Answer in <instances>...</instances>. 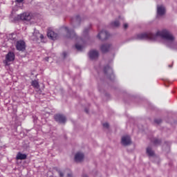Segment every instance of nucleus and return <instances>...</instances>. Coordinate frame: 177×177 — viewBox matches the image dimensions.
I'll return each instance as SVG.
<instances>
[{
	"label": "nucleus",
	"instance_id": "nucleus-7",
	"mask_svg": "<svg viewBox=\"0 0 177 177\" xmlns=\"http://www.w3.org/2000/svg\"><path fill=\"white\" fill-rule=\"evenodd\" d=\"M109 37H110V34L106 30H102L97 35V38L101 41H106L109 39Z\"/></svg>",
	"mask_w": 177,
	"mask_h": 177
},
{
	"label": "nucleus",
	"instance_id": "nucleus-9",
	"mask_svg": "<svg viewBox=\"0 0 177 177\" xmlns=\"http://www.w3.org/2000/svg\"><path fill=\"white\" fill-rule=\"evenodd\" d=\"M54 118L57 122L59 124H65L66 123V116L62 115L60 113H57L55 115Z\"/></svg>",
	"mask_w": 177,
	"mask_h": 177
},
{
	"label": "nucleus",
	"instance_id": "nucleus-25",
	"mask_svg": "<svg viewBox=\"0 0 177 177\" xmlns=\"http://www.w3.org/2000/svg\"><path fill=\"white\" fill-rule=\"evenodd\" d=\"M40 39H41V42H44V40H42V39H44V35H40Z\"/></svg>",
	"mask_w": 177,
	"mask_h": 177
},
{
	"label": "nucleus",
	"instance_id": "nucleus-2",
	"mask_svg": "<svg viewBox=\"0 0 177 177\" xmlns=\"http://www.w3.org/2000/svg\"><path fill=\"white\" fill-rule=\"evenodd\" d=\"M88 32H89V28H85L83 35L84 38L77 37L75 35V32L73 30H68L67 31V38L68 39H75L77 43L75 44V46L77 50H82L84 47L88 42V39H89V37L88 36Z\"/></svg>",
	"mask_w": 177,
	"mask_h": 177
},
{
	"label": "nucleus",
	"instance_id": "nucleus-28",
	"mask_svg": "<svg viewBox=\"0 0 177 177\" xmlns=\"http://www.w3.org/2000/svg\"><path fill=\"white\" fill-rule=\"evenodd\" d=\"M72 175H73L72 174H68L67 176H68V177H71Z\"/></svg>",
	"mask_w": 177,
	"mask_h": 177
},
{
	"label": "nucleus",
	"instance_id": "nucleus-15",
	"mask_svg": "<svg viewBox=\"0 0 177 177\" xmlns=\"http://www.w3.org/2000/svg\"><path fill=\"white\" fill-rule=\"evenodd\" d=\"M82 160H84V153L81 152L77 153L75 156V161H76V162H81Z\"/></svg>",
	"mask_w": 177,
	"mask_h": 177
},
{
	"label": "nucleus",
	"instance_id": "nucleus-12",
	"mask_svg": "<svg viewBox=\"0 0 177 177\" xmlns=\"http://www.w3.org/2000/svg\"><path fill=\"white\" fill-rule=\"evenodd\" d=\"M88 56L91 60H95L99 57V51L95 50H91L88 53Z\"/></svg>",
	"mask_w": 177,
	"mask_h": 177
},
{
	"label": "nucleus",
	"instance_id": "nucleus-10",
	"mask_svg": "<svg viewBox=\"0 0 177 177\" xmlns=\"http://www.w3.org/2000/svg\"><path fill=\"white\" fill-rule=\"evenodd\" d=\"M100 49L102 53H107V52L111 50V44H104L101 45Z\"/></svg>",
	"mask_w": 177,
	"mask_h": 177
},
{
	"label": "nucleus",
	"instance_id": "nucleus-6",
	"mask_svg": "<svg viewBox=\"0 0 177 177\" xmlns=\"http://www.w3.org/2000/svg\"><path fill=\"white\" fill-rule=\"evenodd\" d=\"M15 60V53L12 52H9L6 56V60L4 63L6 66H9L10 64V62H13Z\"/></svg>",
	"mask_w": 177,
	"mask_h": 177
},
{
	"label": "nucleus",
	"instance_id": "nucleus-3",
	"mask_svg": "<svg viewBox=\"0 0 177 177\" xmlns=\"http://www.w3.org/2000/svg\"><path fill=\"white\" fill-rule=\"evenodd\" d=\"M104 73L105 75H107L109 80L114 78V73H113V68L110 66H106L104 68Z\"/></svg>",
	"mask_w": 177,
	"mask_h": 177
},
{
	"label": "nucleus",
	"instance_id": "nucleus-31",
	"mask_svg": "<svg viewBox=\"0 0 177 177\" xmlns=\"http://www.w3.org/2000/svg\"><path fill=\"white\" fill-rule=\"evenodd\" d=\"M64 29H65L66 31L67 30V28L66 27H65Z\"/></svg>",
	"mask_w": 177,
	"mask_h": 177
},
{
	"label": "nucleus",
	"instance_id": "nucleus-20",
	"mask_svg": "<svg viewBox=\"0 0 177 177\" xmlns=\"http://www.w3.org/2000/svg\"><path fill=\"white\" fill-rule=\"evenodd\" d=\"M111 26L112 27H118L120 26V21H115L111 23Z\"/></svg>",
	"mask_w": 177,
	"mask_h": 177
},
{
	"label": "nucleus",
	"instance_id": "nucleus-23",
	"mask_svg": "<svg viewBox=\"0 0 177 177\" xmlns=\"http://www.w3.org/2000/svg\"><path fill=\"white\" fill-rule=\"evenodd\" d=\"M104 128H109V123L106 122L103 124Z\"/></svg>",
	"mask_w": 177,
	"mask_h": 177
},
{
	"label": "nucleus",
	"instance_id": "nucleus-13",
	"mask_svg": "<svg viewBox=\"0 0 177 177\" xmlns=\"http://www.w3.org/2000/svg\"><path fill=\"white\" fill-rule=\"evenodd\" d=\"M165 15V7L160 5L157 6V17L160 16H164Z\"/></svg>",
	"mask_w": 177,
	"mask_h": 177
},
{
	"label": "nucleus",
	"instance_id": "nucleus-18",
	"mask_svg": "<svg viewBox=\"0 0 177 177\" xmlns=\"http://www.w3.org/2000/svg\"><path fill=\"white\" fill-rule=\"evenodd\" d=\"M32 86L36 89H39V83L37 80H33L32 82Z\"/></svg>",
	"mask_w": 177,
	"mask_h": 177
},
{
	"label": "nucleus",
	"instance_id": "nucleus-26",
	"mask_svg": "<svg viewBox=\"0 0 177 177\" xmlns=\"http://www.w3.org/2000/svg\"><path fill=\"white\" fill-rule=\"evenodd\" d=\"M24 0H16L17 2H18L19 3H21V2H23Z\"/></svg>",
	"mask_w": 177,
	"mask_h": 177
},
{
	"label": "nucleus",
	"instance_id": "nucleus-1",
	"mask_svg": "<svg viewBox=\"0 0 177 177\" xmlns=\"http://www.w3.org/2000/svg\"><path fill=\"white\" fill-rule=\"evenodd\" d=\"M160 38L162 39L166 46H168L170 49H174V50H177V43L175 42V37L167 29L158 30L155 35L148 32L138 34L135 36V39L139 40L151 39V41H158Z\"/></svg>",
	"mask_w": 177,
	"mask_h": 177
},
{
	"label": "nucleus",
	"instance_id": "nucleus-17",
	"mask_svg": "<svg viewBox=\"0 0 177 177\" xmlns=\"http://www.w3.org/2000/svg\"><path fill=\"white\" fill-rule=\"evenodd\" d=\"M27 158V155L19 152L17 155V160H26Z\"/></svg>",
	"mask_w": 177,
	"mask_h": 177
},
{
	"label": "nucleus",
	"instance_id": "nucleus-21",
	"mask_svg": "<svg viewBox=\"0 0 177 177\" xmlns=\"http://www.w3.org/2000/svg\"><path fill=\"white\" fill-rule=\"evenodd\" d=\"M61 56H62V59H66V57L67 56V52H66V51L63 52Z\"/></svg>",
	"mask_w": 177,
	"mask_h": 177
},
{
	"label": "nucleus",
	"instance_id": "nucleus-32",
	"mask_svg": "<svg viewBox=\"0 0 177 177\" xmlns=\"http://www.w3.org/2000/svg\"><path fill=\"white\" fill-rule=\"evenodd\" d=\"M169 67H172V65H169Z\"/></svg>",
	"mask_w": 177,
	"mask_h": 177
},
{
	"label": "nucleus",
	"instance_id": "nucleus-5",
	"mask_svg": "<svg viewBox=\"0 0 177 177\" xmlns=\"http://www.w3.org/2000/svg\"><path fill=\"white\" fill-rule=\"evenodd\" d=\"M15 47L17 50L24 52L26 50V42L23 40H19L16 42Z\"/></svg>",
	"mask_w": 177,
	"mask_h": 177
},
{
	"label": "nucleus",
	"instance_id": "nucleus-29",
	"mask_svg": "<svg viewBox=\"0 0 177 177\" xmlns=\"http://www.w3.org/2000/svg\"><path fill=\"white\" fill-rule=\"evenodd\" d=\"M82 177H88V175L84 174V175L82 176Z\"/></svg>",
	"mask_w": 177,
	"mask_h": 177
},
{
	"label": "nucleus",
	"instance_id": "nucleus-30",
	"mask_svg": "<svg viewBox=\"0 0 177 177\" xmlns=\"http://www.w3.org/2000/svg\"><path fill=\"white\" fill-rule=\"evenodd\" d=\"M85 111H86V113H88V111H87V109H85Z\"/></svg>",
	"mask_w": 177,
	"mask_h": 177
},
{
	"label": "nucleus",
	"instance_id": "nucleus-19",
	"mask_svg": "<svg viewBox=\"0 0 177 177\" xmlns=\"http://www.w3.org/2000/svg\"><path fill=\"white\" fill-rule=\"evenodd\" d=\"M151 142L153 143V145H155V146H158V145L161 144V140L157 138H153L151 140Z\"/></svg>",
	"mask_w": 177,
	"mask_h": 177
},
{
	"label": "nucleus",
	"instance_id": "nucleus-14",
	"mask_svg": "<svg viewBox=\"0 0 177 177\" xmlns=\"http://www.w3.org/2000/svg\"><path fill=\"white\" fill-rule=\"evenodd\" d=\"M122 145L123 146H128L131 145V137L129 136H124L122 138Z\"/></svg>",
	"mask_w": 177,
	"mask_h": 177
},
{
	"label": "nucleus",
	"instance_id": "nucleus-4",
	"mask_svg": "<svg viewBox=\"0 0 177 177\" xmlns=\"http://www.w3.org/2000/svg\"><path fill=\"white\" fill-rule=\"evenodd\" d=\"M47 37H48L50 39H53V41H55L57 39V38H59V35L55 32V31H53V29H52V28H49L47 32Z\"/></svg>",
	"mask_w": 177,
	"mask_h": 177
},
{
	"label": "nucleus",
	"instance_id": "nucleus-11",
	"mask_svg": "<svg viewBox=\"0 0 177 177\" xmlns=\"http://www.w3.org/2000/svg\"><path fill=\"white\" fill-rule=\"evenodd\" d=\"M82 20H84V19L81 18V17L79 15H77L71 19V23L73 24V26H80Z\"/></svg>",
	"mask_w": 177,
	"mask_h": 177
},
{
	"label": "nucleus",
	"instance_id": "nucleus-27",
	"mask_svg": "<svg viewBox=\"0 0 177 177\" xmlns=\"http://www.w3.org/2000/svg\"><path fill=\"white\" fill-rule=\"evenodd\" d=\"M124 28H128V24H124Z\"/></svg>",
	"mask_w": 177,
	"mask_h": 177
},
{
	"label": "nucleus",
	"instance_id": "nucleus-24",
	"mask_svg": "<svg viewBox=\"0 0 177 177\" xmlns=\"http://www.w3.org/2000/svg\"><path fill=\"white\" fill-rule=\"evenodd\" d=\"M59 176L61 177L64 176V173H63L62 171H59Z\"/></svg>",
	"mask_w": 177,
	"mask_h": 177
},
{
	"label": "nucleus",
	"instance_id": "nucleus-8",
	"mask_svg": "<svg viewBox=\"0 0 177 177\" xmlns=\"http://www.w3.org/2000/svg\"><path fill=\"white\" fill-rule=\"evenodd\" d=\"M17 20H22L25 21H29L31 19V15L28 12H24L20 15H18L17 17Z\"/></svg>",
	"mask_w": 177,
	"mask_h": 177
},
{
	"label": "nucleus",
	"instance_id": "nucleus-22",
	"mask_svg": "<svg viewBox=\"0 0 177 177\" xmlns=\"http://www.w3.org/2000/svg\"><path fill=\"white\" fill-rule=\"evenodd\" d=\"M162 122V120L161 119H155L154 120V122H156V124H161Z\"/></svg>",
	"mask_w": 177,
	"mask_h": 177
},
{
	"label": "nucleus",
	"instance_id": "nucleus-16",
	"mask_svg": "<svg viewBox=\"0 0 177 177\" xmlns=\"http://www.w3.org/2000/svg\"><path fill=\"white\" fill-rule=\"evenodd\" d=\"M147 154L149 157H153V156H154V151H153L151 147H148L147 148Z\"/></svg>",
	"mask_w": 177,
	"mask_h": 177
}]
</instances>
